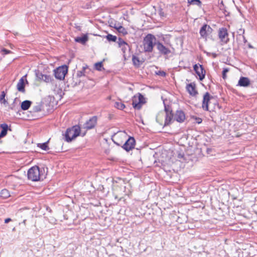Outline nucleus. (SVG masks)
<instances>
[{
	"label": "nucleus",
	"instance_id": "f257e3e1",
	"mask_svg": "<svg viewBox=\"0 0 257 257\" xmlns=\"http://www.w3.org/2000/svg\"><path fill=\"white\" fill-rule=\"evenodd\" d=\"M157 43L156 38L152 34H149L144 38L143 46L144 51L146 52H152L154 46Z\"/></svg>",
	"mask_w": 257,
	"mask_h": 257
},
{
	"label": "nucleus",
	"instance_id": "f03ea898",
	"mask_svg": "<svg viewBox=\"0 0 257 257\" xmlns=\"http://www.w3.org/2000/svg\"><path fill=\"white\" fill-rule=\"evenodd\" d=\"M80 131V127L77 125L68 128L64 135L65 141L67 142H71L73 139L79 136Z\"/></svg>",
	"mask_w": 257,
	"mask_h": 257
},
{
	"label": "nucleus",
	"instance_id": "7ed1b4c3",
	"mask_svg": "<svg viewBox=\"0 0 257 257\" xmlns=\"http://www.w3.org/2000/svg\"><path fill=\"white\" fill-rule=\"evenodd\" d=\"M28 178L32 181H37L41 179L40 170L38 166H34L29 169Z\"/></svg>",
	"mask_w": 257,
	"mask_h": 257
},
{
	"label": "nucleus",
	"instance_id": "20e7f679",
	"mask_svg": "<svg viewBox=\"0 0 257 257\" xmlns=\"http://www.w3.org/2000/svg\"><path fill=\"white\" fill-rule=\"evenodd\" d=\"M54 75L56 79L63 80L68 72V67L64 65L54 70Z\"/></svg>",
	"mask_w": 257,
	"mask_h": 257
},
{
	"label": "nucleus",
	"instance_id": "39448f33",
	"mask_svg": "<svg viewBox=\"0 0 257 257\" xmlns=\"http://www.w3.org/2000/svg\"><path fill=\"white\" fill-rule=\"evenodd\" d=\"M218 37L222 45L227 44L229 41L228 33L225 28H221L219 29Z\"/></svg>",
	"mask_w": 257,
	"mask_h": 257
},
{
	"label": "nucleus",
	"instance_id": "423d86ee",
	"mask_svg": "<svg viewBox=\"0 0 257 257\" xmlns=\"http://www.w3.org/2000/svg\"><path fill=\"white\" fill-rule=\"evenodd\" d=\"M157 50L160 54L163 55H168L171 53V51L168 46L164 45L161 42L157 41L156 43Z\"/></svg>",
	"mask_w": 257,
	"mask_h": 257
},
{
	"label": "nucleus",
	"instance_id": "0eeeda50",
	"mask_svg": "<svg viewBox=\"0 0 257 257\" xmlns=\"http://www.w3.org/2000/svg\"><path fill=\"white\" fill-rule=\"evenodd\" d=\"M194 70L199 76V79L202 80L204 78L206 74V71L204 69L203 66L200 64H195L193 66Z\"/></svg>",
	"mask_w": 257,
	"mask_h": 257
},
{
	"label": "nucleus",
	"instance_id": "6e6552de",
	"mask_svg": "<svg viewBox=\"0 0 257 257\" xmlns=\"http://www.w3.org/2000/svg\"><path fill=\"white\" fill-rule=\"evenodd\" d=\"M212 31L213 30L210 26L204 24L201 28L199 33L202 38L206 39L209 35L212 33Z\"/></svg>",
	"mask_w": 257,
	"mask_h": 257
},
{
	"label": "nucleus",
	"instance_id": "1a4fd4ad",
	"mask_svg": "<svg viewBox=\"0 0 257 257\" xmlns=\"http://www.w3.org/2000/svg\"><path fill=\"white\" fill-rule=\"evenodd\" d=\"M136 141L133 137H130L125 142L122 146V148L126 151L128 152L134 148L135 146Z\"/></svg>",
	"mask_w": 257,
	"mask_h": 257
},
{
	"label": "nucleus",
	"instance_id": "9d476101",
	"mask_svg": "<svg viewBox=\"0 0 257 257\" xmlns=\"http://www.w3.org/2000/svg\"><path fill=\"white\" fill-rule=\"evenodd\" d=\"M97 116H93L91 117L84 123V128H86L87 130H90L94 128L97 123Z\"/></svg>",
	"mask_w": 257,
	"mask_h": 257
},
{
	"label": "nucleus",
	"instance_id": "9b49d317",
	"mask_svg": "<svg viewBox=\"0 0 257 257\" xmlns=\"http://www.w3.org/2000/svg\"><path fill=\"white\" fill-rule=\"evenodd\" d=\"M36 75L37 78L39 80L43 81L46 83L51 82L53 80L52 77L50 75L43 74L39 71H37L36 72Z\"/></svg>",
	"mask_w": 257,
	"mask_h": 257
},
{
	"label": "nucleus",
	"instance_id": "f8f14e48",
	"mask_svg": "<svg viewBox=\"0 0 257 257\" xmlns=\"http://www.w3.org/2000/svg\"><path fill=\"white\" fill-rule=\"evenodd\" d=\"M138 99L139 102H137L136 100L133 99L132 105L135 109H140L142 107L141 104L145 103V98L143 95L139 93Z\"/></svg>",
	"mask_w": 257,
	"mask_h": 257
},
{
	"label": "nucleus",
	"instance_id": "ddd939ff",
	"mask_svg": "<svg viewBox=\"0 0 257 257\" xmlns=\"http://www.w3.org/2000/svg\"><path fill=\"white\" fill-rule=\"evenodd\" d=\"M174 119L179 122H183L185 119V114L182 110H177L174 114Z\"/></svg>",
	"mask_w": 257,
	"mask_h": 257
},
{
	"label": "nucleus",
	"instance_id": "4468645a",
	"mask_svg": "<svg viewBox=\"0 0 257 257\" xmlns=\"http://www.w3.org/2000/svg\"><path fill=\"white\" fill-rule=\"evenodd\" d=\"M211 96L208 92H206L203 95L202 107L205 110H208V103L210 101Z\"/></svg>",
	"mask_w": 257,
	"mask_h": 257
},
{
	"label": "nucleus",
	"instance_id": "2eb2a0df",
	"mask_svg": "<svg viewBox=\"0 0 257 257\" xmlns=\"http://www.w3.org/2000/svg\"><path fill=\"white\" fill-rule=\"evenodd\" d=\"M195 84L194 83H191L187 85L186 89L191 95L195 96L198 94V92L195 89Z\"/></svg>",
	"mask_w": 257,
	"mask_h": 257
},
{
	"label": "nucleus",
	"instance_id": "dca6fc26",
	"mask_svg": "<svg viewBox=\"0 0 257 257\" xmlns=\"http://www.w3.org/2000/svg\"><path fill=\"white\" fill-rule=\"evenodd\" d=\"M250 82L247 77H241L238 81V85L242 87H247L249 85Z\"/></svg>",
	"mask_w": 257,
	"mask_h": 257
},
{
	"label": "nucleus",
	"instance_id": "f3484780",
	"mask_svg": "<svg viewBox=\"0 0 257 257\" xmlns=\"http://www.w3.org/2000/svg\"><path fill=\"white\" fill-rule=\"evenodd\" d=\"M17 88L19 91L21 92H25V83H24V77H22L18 81L17 85Z\"/></svg>",
	"mask_w": 257,
	"mask_h": 257
},
{
	"label": "nucleus",
	"instance_id": "a211bd4d",
	"mask_svg": "<svg viewBox=\"0 0 257 257\" xmlns=\"http://www.w3.org/2000/svg\"><path fill=\"white\" fill-rule=\"evenodd\" d=\"M88 38L87 35H84L82 37H78L75 38V42L77 43H81L82 44H84L87 41Z\"/></svg>",
	"mask_w": 257,
	"mask_h": 257
},
{
	"label": "nucleus",
	"instance_id": "6ab92c4d",
	"mask_svg": "<svg viewBox=\"0 0 257 257\" xmlns=\"http://www.w3.org/2000/svg\"><path fill=\"white\" fill-rule=\"evenodd\" d=\"M88 67L87 65L83 66L81 70L77 71L76 73V76L78 78H80L83 76L85 75V73H87V70H88Z\"/></svg>",
	"mask_w": 257,
	"mask_h": 257
},
{
	"label": "nucleus",
	"instance_id": "aec40b11",
	"mask_svg": "<svg viewBox=\"0 0 257 257\" xmlns=\"http://www.w3.org/2000/svg\"><path fill=\"white\" fill-rule=\"evenodd\" d=\"M174 115L172 113L166 114V118L164 125L167 126L171 123L172 120L174 118Z\"/></svg>",
	"mask_w": 257,
	"mask_h": 257
},
{
	"label": "nucleus",
	"instance_id": "412c9836",
	"mask_svg": "<svg viewBox=\"0 0 257 257\" xmlns=\"http://www.w3.org/2000/svg\"><path fill=\"white\" fill-rule=\"evenodd\" d=\"M1 127L2 128V130L0 133V138H3L7 134L8 126L6 123H3L1 124Z\"/></svg>",
	"mask_w": 257,
	"mask_h": 257
},
{
	"label": "nucleus",
	"instance_id": "4be33fe9",
	"mask_svg": "<svg viewBox=\"0 0 257 257\" xmlns=\"http://www.w3.org/2000/svg\"><path fill=\"white\" fill-rule=\"evenodd\" d=\"M31 104H32V102L30 100H26L23 101L21 104L22 109H23L24 110H26L30 108Z\"/></svg>",
	"mask_w": 257,
	"mask_h": 257
},
{
	"label": "nucleus",
	"instance_id": "5701e85b",
	"mask_svg": "<svg viewBox=\"0 0 257 257\" xmlns=\"http://www.w3.org/2000/svg\"><path fill=\"white\" fill-rule=\"evenodd\" d=\"M48 142L49 141H47L42 144L39 143L37 144V146L43 150L47 151L49 149V148L48 146Z\"/></svg>",
	"mask_w": 257,
	"mask_h": 257
},
{
	"label": "nucleus",
	"instance_id": "b1692460",
	"mask_svg": "<svg viewBox=\"0 0 257 257\" xmlns=\"http://www.w3.org/2000/svg\"><path fill=\"white\" fill-rule=\"evenodd\" d=\"M114 106L116 108L120 110L123 109L125 107V105L121 101L115 102L114 104Z\"/></svg>",
	"mask_w": 257,
	"mask_h": 257
},
{
	"label": "nucleus",
	"instance_id": "393cba45",
	"mask_svg": "<svg viewBox=\"0 0 257 257\" xmlns=\"http://www.w3.org/2000/svg\"><path fill=\"white\" fill-rule=\"evenodd\" d=\"M115 29H116L119 33H122L123 35L127 34L126 30L121 26H119L118 27H115Z\"/></svg>",
	"mask_w": 257,
	"mask_h": 257
},
{
	"label": "nucleus",
	"instance_id": "a878e982",
	"mask_svg": "<svg viewBox=\"0 0 257 257\" xmlns=\"http://www.w3.org/2000/svg\"><path fill=\"white\" fill-rule=\"evenodd\" d=\"M105 38L109 42H116L117 40V37L115 36L109 34L106 35Z\"/></svg>",
	"mask_w": 257,
	"mask_h": 257
},
{
	"label": "nucleus",
	"instance_id": "bb28decb",
	"mask_svg": "<svg viewBox=\"0 0 257 257\" xmlns=\"http://www.w3.org/2000/svg\"><path fill=\"white\" fill-rule=\"evenodd\" d=\"M132 61L134 65L137 67L140 66L141 63L139 58L138 57L133 56Z\"/></svg>",
	"mask_w": 257,
	"mask_h": 257
},
{
	"label": "nucleus",
	"instance_id": "cd10ccee",
	"mask_svg": "<svg viewBox=\"0 0 257 257\" xmlns=\"http://www.w3.org/2000/svg\"><path fill=\"white\" fill-rule=\"evenodd\" d=\"M188 2L190 5H194L198 6H201V2L200 0H188Z\"/></svg>",
	"mask_w": 257,
	"mask_h": 257
},
{
	"label": "nucleus",
	"instance_id": "c85d7f7f",
	"mask_svg": "<svg viewBox=\"0 0 257 257\" xmlns=\"http://www.w3.org/2000/svg\"><path fill=\"white\" fill-rule=\"evenodd\" d=\"M6 94L4 91H2L0 96V102L1 103L6 104L7 101L5 99Z\"/></svg>",
	"mask_w": 257,
	"mask_h": 257
},
{
	"label": "nucleus",
	"instance_id": "c756f323",
	"mask_svg": "<svg viewBox=\"0 0 257 257\" xmlns=\"http://www.w3.org/2000/svg\"><path fill=\"white\" fill-rule=\"evenodd\" d=\"M95 68L96 70L101 71L103 68V64L102 62H97L95 64Z\"/></svg>",
	"mask_w": 257,
	"mask_h": 257
},
{
	"label": "nucleus",
	"instance_id": "7c9ffc66",
	"mask_svg": "<svg viewBox=\"0 0 257 257\" xmlns=\"http://www.w3.org/2000/svg\"><path fill=\"white\" fill-rule=\"evenodd\" d=\"M117 42L119 47H122L123 46L127 45V43L120 38H118Z\"/></svg>",
	"mask_w": 257,
	"mask_h": 257
},
{
	"label": "nucleus",
	"instance_id": "2f4dec72",
	"mask_svg": "<svg viewBox=\"0 0 257 257\" xmlns=\"http://www.w3.org/2000/svg\"><path fill=\"white\" fill-rule=\"evenodd\" d=\"M229 69L228 68H225L223 69L222 71V78L224 79H225L226 78V74L229 71Z\"/></svg>",
	"mask_w": 257,
	"mask_h": 257
},
{
	"label": "nucleus",
	"instance_id": "473e14b6",
	"mask_svg": "<svg viewBox=\"0 0 257 257\" xmlns=\"http://www.w3.org/2000/svg\"><path fill=\"white\" fill-rule=\"evenodd\" d=\"M164 106H165V111L166 112V114L172 113V110H171L170 107L169 105H166L164 103Z\"/></svg>",
	"mask_w": 257,
	"mask_h": 257
},
{
	"label": "nucleus",
	"instance_id": "72a5a7b5",
	"mask_svg": "<svg viewBox=\"0 0 257 257\" xmlns=\"http://www.w3.org/2000/svg\"><path fill=\"white\" fill-rule=\"evenodd\" d=\"M41 110V106L39 105H36L33 107V111L35 112H38Z\"/></svg>",
	"mask_w": 257,
	"mask_h": 257
},
{
	"label": "nucleus",
	"instance_id": "f704fd0d",
	"mask_svg": "<svg viewBox=\"0 0 257 257\" xmlns=\"http://www.w3.org/2000/svg\"><path fill=\"white\" fill-rule=\"evenodd\" d=\"M2 52L4 53V54L6 55L8 54L11 53V51L10 50H7L6 49H3L2 50Z\"/></svg>",
	"mask_w": 257,
	"mask_h": 257
},
{
	"label": "nucleus",
	"instance_id": "c9c22d12",
	"mask_svg": "<svg viewBox=\"0 0 257 257\" xmlns=\"http://www.w3.org/2000/svg\"><path fill=\"white\" fill-rule=\"evenodd\" d=\"M2 194L4 195H0V197L3 198L5 199L8 198L11 196L10 194Z\"/></svg>",
	"mask_w": 257,
	"mask_h": 257
},
{
	"label": "nucleus",
	"instance_id": "e433bc0d",
	"mask_svg": "<svg viewBox=\"0 0 257 257\" xmlns=\"http://www.w3.org/2000/svg\"><path fill=\"white\" fill-rule=\"evenodd\" d=\"M11 221V219L10 218H6L5 220V223H8V222H9L10 221Z\"/></svg>",
	"mask_w": 257,
	"mask_h": 257
},
{
	"label": "nucleus",
	"instance_id": "4c0bfd02",
	"mask_svg": "<svg viewBox=\"0 0 257 257\" xmlns=\"http://www.w3.org/2000/svg\"><path fill=\"white\" fill-rule=\"evenodd\" d=\"M196 120H197V122L198 123H200L202 122V119L198 117V118H196Z\"/></svg>",
	"mask_w": 257,
	"mask_h": 257
},
{
	"label": "nucleus",
	"instance_id": "58836bf2",
	"mask_svg": "<svg viewBox=\"0 0 257 257\" xmlns=\"http://www.w3.org/2000/svg\"><path fill=\"white\" fill-rule=\"evenodd\" d=\"M160 74L162 75V76H165L166 75V73L164 71H162V72H160Z\"/></svg>",
	"mask_w": 257,
	"mask_h": 257
},
{
	"label": "nucleus",
	"instance_id": "ea45409f",
	"mask_svg": "<svg viewBox=\"0 0 257 257\" xmlns=\"http://www.w3.org/2000/svg\"><path fill=\"white\" fill-rule=\"evenodd\" d=\"M242 38L243 39L244 43H245L247 42V40H246L245 37L244 36H242Z\"/></svg>",
	"mask_w": 257,
	"mask_h": 257
},
{
	"label": "nucleus",
	"instance_id": "a19ab883",
	"mask_svg": "<svg viewBox=\"0 0 257 257\" xmlns=\"http://www.w3.org/2000/svg\"><path fill=\"white\" fill-rule=\"evenodd\" d=\"M160 15L161 17H164V13L161 11L160 12Z\"/></svg>",
	"mask_w": 257,
	"mask_h": 257
},
{
	"label": "nucleus",
	"instance_id": "79ce46f5",
	"mask_svg": "<svg viewBox=\"0 0 257 257\" xmlns=\"http://www.w3.org/2000/svg\"><path fill=\"white\" fill-rule=\"evenodd\" d=\"M80 83V80H79L77 82H76L75 84H79Z\"/></svg>",
	"mask_w": 257,
	"mask_h": 257
},
{
	"label": "nucleus",
	"instance_id": "37998d69",
	"mask_svg": "<svg viewBox=\"0 0 257 257\" xmlns=\"http://www.w3.org/2000/svg\"><path fill=\"white\" fill-rule=\"evenodd\" d=\"M26 220H24L22 222V223H23L24 224H26Z\"/></svg>",
	"mask_w": 257,
	"mask_h": 257
},
{
	"label": "nucleus",
	"instance_id": "c03bdc74",
	"mask_svg": "<svg viewBox=\"0 0 257 257\" xmlns=\"http://www.w3.org/2000/svg\"><path fill=\"white\" fill-rule=\"evenodd\" d=\"M119 26V25H116V24H115V25H114V26H113V27L114 28H115V27H118Z\"/></svg>",
	"mask_w": 257,
	"mask_h": 257
},
{
	"label": "nucleus",
	"instance_id": "a18cd8bd",
	"mask_svg": "<svg viewBox=\"0 0 257 257\" xmlns=\"http://www.w3.org/2000/svg\"><path fill=\"white\" fill-rule=\"evenodd\" d=\"M213 57H215L216 56V54L215 53L213 54Z\"/></svg>",
	"mask_w": 257,
	"mask_h": 257
},
{
	"label": "nucleus",
	"instance_id": "49530a36",
	"mask_svg": "<svg viewBox=\"0 0 257 257\" xmlns=\"http://www.w3.org/2000/svg\"><path fill=\"white\" fill-rule=\"evenodd\" d=\"M249 47L250 48H252V47H251V45H249Z\"/></svg>",
	"mask_w": 257,
	"mask_h": 257
}]
</instances>
